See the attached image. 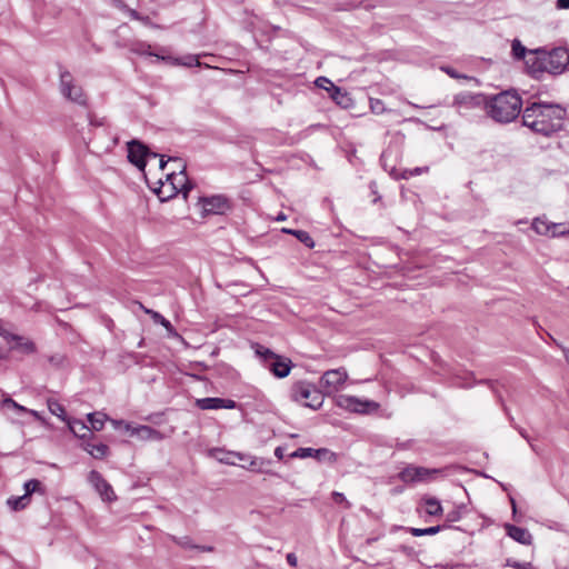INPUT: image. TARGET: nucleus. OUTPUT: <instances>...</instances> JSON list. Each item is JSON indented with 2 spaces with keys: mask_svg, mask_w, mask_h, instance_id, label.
<instances>
[{
  "mask_svg": "<svg viewBox=\"0 0 569 569\" xmlns=\"http://www.w3.org/2000/svg\"><path fill=\"white\" fill-rule=\"evenodd\" d=\"M83 449L94 459H103L109 453V447L102 442L100 443H83Z\"/></svg>",
  "mask_w": 569,
  "mask_h": 569,
  "instance_id": "nucleus-21",
  "label": "nucleus"
},
{
  "mask_svg": "<svg viewBox=\"0 0 569 569\" xmlns=\"http://www.w3.org/2000/svg\"><path fill=\"white\" fill-rule=\"evenodd\" d=\"M48 409H49V411H50L53 416H56V417H58V418H60V419H62V420H64V419H66V418H64L66 409H64V407H63V406H62L58 400H56V399H49V400H48Z\"/></svg>",
  "mask_w": 569,
  "mask_h": 569,
  "instance_id": "nucleus-30",
  "label": "nucleus"
},
{
  "mask_svg": "<svg viewBox=\"0 0 569 569\" xmlns=\"http://www.w3.org/2000/svg\"><path fill=\"white\" fill-rule=\"evenodd\" d=\"M566 109L559 104L535 101L522 111V124L532 132L550 137L562 130Z\"/></svg>",
  "mask_w": 569,
  "mask_h": 569,
  "instance_id": "nucleus-1",
  "label": "nucleus"
},
{
  "mask_svg": "<svg viewBox=\"0 0 569 569\" xmlns=\"http://www.w3.org/2000/svg\"><path fill=\"white\" fill-rule=\"evenodd\" d=\"M371 111L376 114H380L385 111V103L380 99H370Z\"/></svg>",
  "mask_w": 569,
  "mask_h": 569,
  "instance_id": "nucleus-41",
  "label": "nucleus"
},
{
  "mask_svg": "<svg viewBox=\"0 0 569 569\" xmlns=\"http://www.w3.org/2000/svg\"><path fill=\"white\" fill-rule=\"evenodd\" d=\"M330 98L339 106L347 108L349 106L350 98L347 92H343L339 87L335 86L330 91Z\"/></svg>",
  "mask_w": 569,
  "mask_h": 569,
  "instance_id": "nucleus-26",
  "label": "nucleus"
},
{
  "mask_svg": "<svg viewBox=\"0 0 569 569\" xmlns=\"http://www.w3.org/2000/svg\"><path fill=\"white\" fill-rule=\"evenodd\" d=\"M318 88L327 90L329 93L333 89L335 84L326 77H318L315 81Z\"/></svg>",
  "mask_w": 569,
  "mask_h": 569,
  "instance_id": "nucleus-38",
  "label": "nucleus"
},
{
  "mask_svg": "<svg viewBox=\"0 0 569 569\" xmlns=\"http://www.w3.org/2000/svg\"><path fill=\"white\" fill-rule=\"evenodd\" d=\"M380 161H381L383 169L387 171V152L386 151L382 152Z\"/></svg>",
  "mask_w": 569,
  "mask_h": 569,
  "instance_id": "nucleus-56",
  "label": "nucleus"
},
{
  "mask_svg": "<svg viewBox=\"0 0 569 569\" xmlns=\"http://www.w3.org/2000/svg\"><path fill=\"white\" fill-rule=\"evenodd\" d=\"M181 64L187 66V67H192V66L200 67L201 62L199 61L198 56L190 54L182 59Z\"/></svg>",
  "mask_w": 569,
  "mask_h": 569,
  "instance_id": "nucleus-43",
  "label": "nucleus"
},
{
  "mask_svg": "<svg viewBox=\"0 0 569 569\" xmlns=\"http://www.w3.org/2000/svg\"><path fill=\"white\" fill-rule=\"evenodd\" d=\"M128 13L130 14V17L133 19V20H141V21H147L148 18H142L138 11H136L134 9H127Z\"/></svg>",
  "mask_w": 569,
  "mask_h": 569,
  "instance_id": "nucleus-48",
  "label": "nucleus"
},
{
  "mask_svg": "<svg viewBox=\"0 0 569 569\" xmlns=\"http://www.w3.org/2000/svg\"><path fill=\"white\" fill-rule=\"evenodd\" d=\"M532 229L539 234H548L550 232V223L542 218H536L532 221Z\"/></svg>",
  "mask_w": 569,
  "mask_h": 569,
  "instance_id": "nucleus-32",
  "label": "nucleus"
},
{
  "mask_svg": "<svg viewBox=\"0 0 569 569\" xmlns=\"http://www.w3.org/2000/svg\"><path fill=\"white\" fill-rule=\"evenodd\" d=\"M460 519H461V511L459 508H456L446 515V520L449 522H457Z\"/></svg>",
  "mask_w": 569,
  "mask_h": 569,
  "instance_id": "nucleus-46",
  "label": "nucleus"
},
{
  "mask_svg": "<svg viewBox=\"0 0 569 569\" xmlns=\"http://www.w3.org/2000/svg\"><path fill=\"white\" fill-rule=\"evenodd\" d=\"M7 359H8V353L0 350V360H7Z\"/></svg>",
  "mask_w": 569,
  "mask_h": 569,
  "instance_id": "nucleus-60",
  "label": "nucleus"
},
{
  "mask_svg": "<svg viewBox=\"0 0 569 569\" xmlns=\"http://www.w3.org/2000/svg\"><path fill=\"white\" fill-rule=\"evenodd\" d=\"M337 405L340 408L357 413H368L377 410L378 405L373 401L361 400L353 396L340 395L337 398Z\"/></svg>",
  "mask_w": 569,
  "mask_h": 569,
  "instance_id": "nucleus-10",
  "label": "nucleus"
},
{
  "mask_svg": "<svg viewBox=\"0 0 569 569\" xmlns=\"http://www.w3.org/2000/svg\"><path fill=\"white\" fill-rule=\"evenodd\" d=\"M274 456H276L279 460L283 459V457H284V449H283L282 447H277V448L274 449Z\"/></svg>",
  "mask_w": 569,
  "mask_h": 569,
  "instance_id": "nucleus-53",
  "label": "nucleus"
},
{
  "mask_svg": "<svg viewBox=\"0 0 569 569\" xmlns=\"http://www.w3.org/2000/svg\"><path fill=\"white\" fill-rule=\"evenodd\" d=\"M128 160L134 164L138 169L144 170L147 164V158H157L158 154L149 150V148L139 140H131L127 142Z\"/></svg>",
  "mask_w": 569,
  "mask_h": 569,
  "instance_id": "nucleus-9",
  "label": "nucleus"
},
{
  "mask_svg": "<svg viewBox=\"0 0 569 569\" xmlns=\"http://www.w3.org/2000/svg\"><path fill=\"white\" fill-rule=\"evenodd\" d=\"M443 528H446V526H432V527H428V528H405V527H397V526H393V533L395 535H402V533H407L408 531L415 536V537H421V536H432V535H436L438 532H440Z\"/></svg>",
  "mask_w": 569,
  "mask_h": 569,
  "instance_id": "nucleus-19",
  "label": "nucleus"
},
{
  "mask_svg": "<svg viewBox=\"0 0 569 569\" xmlns=\"http://www.w3.org/2000/svg\"><path fill=\"white\" fill-rule=\"evenodd\" d=\"M256 353L263 360L266 367L277 356L273 351L262 346H258V348L256 349Z\"/></svg>",
  "mask_w": 569,
  "mask_h": 569,
  "instance_id": "nucleus-33",
  "label": "nucleus"
},
{
  "mask_svg": "<svg viewBox=\"0 0 569 569\" xmlns=\"http://www.w3.org/2000/svg\"><path fill=\"white\" fill-rule=\"evenodd\" d=\"M88 480L103 500L112 501L116 498L112 487L99 471L91 470Z\"/></svg>",
  "mask_w": 569,
  "mask_h": 569,
  "instance_id": "nucleus-13",
  "label": "nucleus"
},
{
  "mask_svg": "<svg viewBox=\"0 0 569 569\" xmlns=\"http://www.w3.org/2000/svg\"><path fill=\"white\" fill-rule=\"evenodd\" d=\"M196 407L201 410L234 409L237 402L232 399L208 397L197 399Z\"/></svg>",
  "mask_w": 569,
  "mask_h": 569,
  "instance_id": "nucleus-14",
  "label": "nucleus"
},
{
  "mask_svg": "<svg viewBox=\"0 0 569 569\" xmlns=\"http://www.w3.org/2000/svg\"><path fill=\"white\" fill-rule=\"evenodd\" d=\"M87 418L91 425V428L96 431H100L104 426V421L107 420V416L101 412L88 413Z\"/></svg>",
  "mask_w": 569,
  "mask_h": 569,
  "instance_id": "nucleus-28",
  "label": "nucleus"
},
{
  "mask_svg": "<svg viewBox=\"0 0 569 569\" xmlns=\"http://www.w3.org/2000/svg\"><path fill=\"white\" fill-rule=\"evenodd\" d=\"M124 428L127 431H130L132 436H136L138 439L143 441H161L163 439V435L150 426L143 425L131 428L129 423H126Z\"/></svg>",
  "mask_w": 569,
  "mask_h": 569,
  "instance_id": "nucleus-15",
  "label": "nucleus"
},
{
  "mask_svg": "<svg viewBox=\"0 0 569 569\" xmlns=\"http://www.w3.org/2000/svg\"><path fill=\"white\" fill-rule=\"evenodd\" d=\"M393 551H400L405 553L407 557H413L416 555L415 547L399 542L393 547Z\"/></svg>",
  "mask_w": 569,
  "mask_h": 569,
  "instance_id": "nucleus-36",
  "label": "nucleus"
},
{
  "mask_svg": "<svg viewBox=\"0 0 569 569\" xmlns=\"http://www.w3.org/2000/svg\"><path fill=\"white\" fill-rule=\"evenodd\" d=\"M172 540L178 545V546H181L182 548H186V549H196V548H199V546H196L191 542V539L187 536L184 537H181V538H177V537H173Z\"/></svg>",
  "mask_w": 569,
  "mask_h": 569,
  "instance_id": "nucleus-37",
  "label": "nucleus"
},
{
  "mask_svg": "<svg viewBox=\"0 0 569 569\" xmlns=\"http://www.w3.org/2000/svg\"><path fill=\"white\" fill-rule=\"evenodd\" d=\"M198 549L201 550V551H212L213 550L212 547H206V546H202V547L199 546Z\"/></svg>",
  "mask_w": 569,
  "mask_h": 569,
  "instance_id": "nucleus-59",
  "label": "nucleus"
},
{
  "mask_svg": "<svg viewBox=\"0 0 569 569\" xmlns=\"http://www.w3.org/2000/svg\"><path fill=\"white\" fill-rule=\"evenodd\" d=\"M27 412L32 415L37 420L43 421L41 415L38 411L27 408Z\"/></svg>",
  "mask_w": 569,
  "mask_h": 569,
  "instance_id": "nucleus-55",
  "label": "nucleus"
},
{
  "mask_svg": "<svg viewBox=\"0 0 569 569\" xmlns=\"http://www.w3.org/2000/svg\"><path fill=\"white\" fill-rule=\"evenodd\" d=\"M556 7L558 9H569V0H557Z\"/></svg>",
  "mask_w": 569,
  "mask_h": 569,
  "instance_id": "nucleus-52",
  "label": "nucleus"
},
{
  "mask_svg": "<svg viewBox=\"0 0 569 569\" xmlns=\"http://www.w3.org/2000/svg\"><path fill=\"white\" fill-rule=\"evenodd\" d=\"M212 456L216 457L220 462L226 465H236V461L233 458H237L239 460H244V455L240 452H232V451H224L222 449H213L211 451Z\"/></svg>",
  "mask_w": 569,
  "mask_h": 569,
  "instance_id": "nucleus-20",
  "label": "nucleus"
},
{
  "mask_svg": "<svg viewBox=\"0 0 569 569\" xmlns=\"http://www.w3.org/2000/svg\"><path fill=\"white\" fill-rule=\"evenodd\" d=\"M2 405L4 407H10V408H13L14 410H17L18 412H27V408L19 405L18 402H16L13 399L11 398H4L3 401H2Z\"/></svg>",
  "mask_w": 569,
  "mask_h": 569,
  "instance_id": "nucleus-42",
  "label": "nucleus"
},
{
  "mask_svg": "<svg viewBox=\"0 0 569 569\" xmlns=\"http://www.w3.org/2000/svg\"><path fill=\"white\" fill-rule=\"evenodd\" d=\"M412 443H413L412 440H408V441H399V440H397L396 447L399 448V449H409Z\"/></svg>",
  "mask_w": 569,
  "mask_h": 569,
  "instance_id": "nucleus-50",
  "label": "nucleus"
},
{
  "mask_svg": "<svg viewBox=\"0 0 569 569\" xmlns=\"http://www.w3.org/2000/svg\"><path fill=\"white\" fill-rule=\"evenodd\" d=\"M41 489V482L37 479H31L24 483V495L30 498L31 493L37 492Z\"/></svg>",
  "mask_w": 569,
  "mask_h": 569,
  "instance_id": "nucleus-34",
  "label": "nucleus"
},
{
  "mask_svg": "<svg viewBox=\"0 0 569 569\" xmlns=\"http://www.w3.org/2000/svg\"><path fill=\"white\" fill-rule=\"evenodd\" d=\"M166 163H167V162L163 160V158H161V159H160V163H159L160 168H161V169H163V168H164V166H166Z\"/></svg>",
  "mask_w": 569,
  "mask_h": 569,
  "instance_id": "nucleus-62",
  "label": "nucleus"
},
{
  "mask_svg": "<svg viewBox=\"0 0 569 569\" xmlns=\"http://www.w3.org/2000/svg\"><path fill=\"white\" fill-rule=\"evenodd\" d=\"M148 313H151L152 315V318L154 319L156 322H159L161 323L163 327L166 328H169L171 327V323L169 320H167L163 316H161L160 313L156 312V311H150V310H147Z\"/></svg>",
  "mask_w": 569,
  "mask_h": 569,
  "instance_id": "nucleus-44",
  "label": "nucleus"
},
{
  "mask_svg": "<svg viewBox=\"0 0 569 569\" xmlns=\"http://www.w3.org/2000/svg\"><path fill=\"white\" fill-rule=\"evenodd\" d=\"M59 76V89L62 97L73 103L86 107L88 103L87 94L82 87L76 82L73 76L68 70H60Z\"/></svg>",
  "mask_w": 569,
  "mask_h": 569,
  "instance_id": "nucleus-7",
  "label": "nucleus"
},
{
  "mask_svg": "<svg viewBox=\"0 0 569 569\" xmlns=\"http://www.w3.org/2000/svg\"><path fill=\"white\" fill-rule=\"evenodd\" d=\"M282 231L286 232V233L292 234V232H295L296 230L295 229H286L284 228Z\"/></svg>",
  "mask_w": 569,
  "mask_h": 569,
  "instance_id": "nucleus-63",
  "label": "nucleus"
},
{
  "mask_svg": "<svg viewBox=\"0 0 569 569\" xmlns=\"http://www.w3.org/2000/svg\"><path fill=\"white\" fill-rule=\"evenodd\" d=\"M522 100L516 90L488 96L487 116L499 123L513 121L521 112Z\"/></svg>",
  "mask_w": 569,
  "mask_h": 569,
  "instance_id": "nucleus-3",
  "label": "nucleus"
},
{
  "mask_svg": "<svg viewBox=\"0 0 569 569\" xmlns=\"http://www.w3.org/2000/svg\"><path fill=\"white\" fill-rule=\"evenodd\" d=\"M0 337L6 339L7 341H9V340H21L20 336L11 333L10 331L7 330V328L4 326V322L1 319H0Z\"/></svg>",
  "mask_w": 569,
  "mask_h": 569,
  "instance_id": "nucleus-39",
  "label": "nucleus"
},
{
  "mask_svg": "<svg viewBox=\"0 0 569 569\" xmlns=\"http://www.w3.org/2000/svg\"><path fill=\"white\" fill-rule=\"evenodd\" d=\"M441 70L445 71L448 76H450L451 78L453 79H460V78H463V79H468L467 76H462L460 73H458L453 68L451 67H441Z\"/></svg>",
  "mask_w": 569,
  "mask_h": 569,
  "instance_id": "nucleus-47",
  "label": "nucleus"
},
{
  "mask_svg": "<svg viewBox=\"0 0 569 569\" xmlns=\"http://www.w3.org/2000/svg\"><path fill=\"white\" fill-rule=\"evenodd\" d=\"M292 362L290 359L276 356L271 362L267 366V368L277 377V378H286L289 376L291 371Z\"/></svg>",
  "mask_w": 569,
  "mask_h": 569,
  "instance_id": "nucleus-17",
  "label": "nucleus"
},
{
  "mask_svg": "<svg viewBox=\"0 0 569 569\" xmlns=\"http://www.w3.org/2000/svg\"><path fill=\"white\" fill-rule=\"evenodd\" d=\"M488 96L480 92L462 91L455 94L451 107L466 118H472L481 112L487 113Z\"/></svg>",
  "mask_w": 569,
  "mask_h": 569,
  "instance_id": "nucleus-4",
  "label": "nucleus"
},
{
  "mask_svg": "<svg viewBox=\"0 0 569 569\" xmlns=\"http://www.w3.org/2000/svg\"><path fill=\"white\" fill-rule=\"evenodd\" d=\"M505 529L507 535L512 538L515 541L529 546L532 542L531 533L526 529L515 525L506 523Z\"/></svg>",
  "mask_w": 569,
  "mask_h": 569,
  "instance_id": "nucleus-18",
  "label": "nucleus"
},
{
  "mask_svg": "<svg viewBox=\"0 0 569 569\" xmlns=\"http://www.w3.org/2000/svg\"><path fill=\"white\" fill-rule=\"evenodd\" d=\"M292 236H295L307 248L312 249L315 247V241L312 237L309 234V232L305 230H297L292 232Z\"/></svg>",
  "mask_w": 569,
  "mask_h": 569,
  "instance_id": "nucleus-31",
  "label": "nucleus"
},
{
  "mask_svg": "<svg viewBox=\"0 0 569 569\" xmlns=\"http://www.w3.org/2000/svg\"><path fill=\"white\" fill-rule=\"evenodd\" d=\"M277 221H282V220H286V216L283 213H279L278 217L276 218Z\"/></svg>",
  "mask_w": 569,
  "mask_h": 569,
  "instance_id": "nucleus-61",
  "label": "nucleus"
},
{
  "mask_svg": "<svg viewBox=\"0 0 569 569\" xmlns=\"http://www.w3.org/2000/svg\"><path fill=\"white\" fill-rule=\"evenodd\" d=\"M429 171V167H416L413 169H406V170H402L401 172H398L396 170V168H393V179H409L411 177H415V176H419L423 172H428Z\"/></svg>",
  "mask_w": 569,
  "mask_h": 569,
  "instance_id": "nucleus-24",
  "label": "nucleus"
},
{
  "mask_svg": "<svg viewBox=\"0 0 569 569\" xmlns=\"http://www.w3.org/2000/svg\"><path fill=\"white\" fill-rule=\"evenodd\" d=\"M440 473L442 469L408 466L399 472V478L407 483L429 482Z\"/></svg>",
  "mask_w": 569,
  "mask_h": 569,
  "instance_id": "nucleus-8",
  "label": "nucleus"
},
{
  "mask_svg": "<svg viewBox=\"0 0 569 569\" xmlns=\"http://www.w3.org/2000/svg\"><path fill=\"white\" fill-rule=\"evenodd\" d=\"M370 190H371V193L375 194L372 202L377 203L381 199V197L378 194L376 182L370 183Z\"/></svg>",
  "mask_w": 569,
  "mask_h": 569,
  "instance_id": "nucleus-49",
  "label": "nucleus"
},
{
  "mask_svg": "<svg viewBox=\"0 0 569 569\" xmlns=\"http://www.w3.org/2000/svg\"><path fill=\"white\" fill-rule=\"evenodd\" d=\"M315 458L318 461H326L333 463L337 461V455L327 448L313 449V448H298L290 453V458Z\"/></svg>",
  "mask_w": 569,
  "mask_h": 569,
  "instance_id": "nucleus-12",
  "label": "nucleus"
},
{
  "mask_svg": "<svg viewBox=\"0 0 569 569\" xmlns=\"http://www.w3.org/2000/svg\"><path fill=\"white\" fill-rule=\"evenodd\" d=\"M512 57L517 60H527L529 52L520 40L513 39L511 42Z\"/></svg>",
  "mask_w": 569,
  "mask_h": 569,
  "instance_id": "nucleus-25",
  "label": "nucleus"
},
{
  "mask_svg": "<svg viewBox=\"0 0 569 569\" xmlns=\"http://www.w3.org/2000/svg\"><path fill=\"white\" fill-rule=\"evenodd\" d=\"M568 64L569 52L563 47H557L551 50H546L545 48L530 50L526 60L529 73L536 78H539L545 72L560 74Z\"/></svg>",
  "mask_w": 569,
  "mask_h": 569,
  "instance_id": "nucleus-2",
  "label": "nucleus"
},
{
  "mask_svg": "<svg viewBox=\"0 0 569 569\" xmlns=\"http://www.w3.org/2000/svg\"><path fill=\"white\" fill-rule=\"evenodd\" d=\"M347 377V372L343 369L327 370L321 377V383L328 387L330 391H333L345 383Z\"/></svg>",
  "mask_w": 569,
  "mask_h": 569,
  "instance_id": "nucleus-16",
  "label": "nucleus"
},
{
  "mask_svg": "<svg viewBox=\"0 0 569 569\" xmlns=\"http://www.w3.org/2000/svg\"><path fill=\"white\" fill-rule=\"evenodd\" d=\"M249 469L254 471H260L258 468V462L256 458L250 459Z\"/></svg>",
  "mask_w": 569,
  "mask_h": 569,
  "instance_id": "nucleus-54",
  "label": "nucleus"
},
{
  "mask_svg": "<svg viewBox=\"0 0 569 569\" xmlns=\"http://www.w3.org/2000/svg\"><path fill=\"white\" fill-rule=\"evenodd\" d=\"M21 340H13L16 345L12 347V349L20 350L21 352L26 355H32L37 351L36 345L23 337L20 336Z\"/></svg>",
  "mask_w": 569,
  "mask_h": 569,
  "instance_id": "nucleus-27",
  "label": "nucleus"
},
{
  "mask_svg": "<svg viewBox=\"0 0 569 569\" xmlns=\"http://www.w3.org/2000/svg\"><path fill=\"white\" fill-rule=\"evenodd\" d=\"M290 399L307 408L317 410L323 403L322 393L308 381H297L290 388Z\"/></svg>",
  "mask_w": 569,
  "mask_h": 569,
  "instance_id": "nucleus-5",
  "label": "nucleus"
},
{
  "mask_svg": "<svg viewBox=\"0 0 569 569\" xmlns=\"http://www.w3.org/2000/svg\"><path fill=\"white\" fill-rule=\"evenodd\" d=\"M506 566L513 569H533L531 562H521L511 558L506 560Z\"/></svg>",
  "mask_w": 569,
  "mask_h": 569,
  "instance_id": "nucleus-35",
  "label": "nucleus"
},
{
  "mask_svg": "<svg viewBox=\"0 0 569 569\" xmlns=\"http://www.w3.org/2000/svg\"><path fill=\"white\" fill-rule=\"evenodd\" d=\"M566 359H567V361H568V363H569V351H568V352H566Z\"/></svg>",
  "mask_w": 569,
  "mask_h": 569,
  "instance_id": "nucleus-64",
  "label": "nucleus"
},
{
  "mask_svg": "<svg viewBox=\"0 0 569 569\" xmlns=\"http://www.w3.org/2000/svg\"><path fill=\"white\" fill-rule=\"evenodd\" d=\"M70 431L80 439H86L87 436H92L90 428L79 419H73L69 421Z\"/></svg>",
  "mask_w": 569,
  "mask_h": 569,
  "instance_id": "nucleus-22",
  "label": "nucleus"
},
{
  "mask_svg": "<svg viewBox=\"0 0 569 569\" xmlns=\"http://www.w3.org/2000/svg\"><path fill=\"white\" fill-rule=\"evenodd\" d=\"M287 562L291 566V567H296L297 566V557L295 553L290 552L287 555Z\"/></svg>",
  "mask_w": 569,
  "mask_h": 569,
  "instance_id": "nucleus-51",
  "label": "nucleus"
},
{
  "mask_svg": "<svg viewBox=\"0 0 569 569\" xmlns=\"http://www.w3.org/2000/svg\"><path fill=\"white\" fill-rule=\"evenodd\" d=\"M331 497H332V500L336 502V503H345L346 505V508H350V502L346 499L345 495L341 493V492H338V491H333L331 493Z\"/></svg>",
  "mask_w": 569,
  "mask_h": 569,
  "instance_id": "nucleus-45",
  "label": "nucleus"
},
{
  "mask_svg": "<svg viewBox=\"0 0 569 569\" xmlns=\"http://www.w3.org/2000/svg\"><path fill=\"white\" fill-rule=\"evenodd\" d=\"M550 232L552 237L563 236L569 233V230L565 229L562 223H550Z\"/></svg>",
  "mask_w": 569,
  "mask_h": 569,
  "instance_id": "nucleus-40",
  "label": "nucleus"
},
{
  "mask_svg": "<svg viewBox=\"0 0 569 569\" xmlns=\"http://www.w3.org/2000/svg\"><path fill=\"white\" fill-rule=\"evenodd\" d=\"M114 3L120 9L127 8L126 4L121 0H114Z\"/></svg>",
  "mask_w": 569,
  "mask_h": 569,
  "instance_id": "nucleus-58",
  "label": "nucleus"
},
{
  "mask_svg": "<svg viewBox=\"0 0 569 569\" xmlns=\"http://www.w3.org/2000/svg\"><path fill=\"white\" fill-rule=\"evenodd\" d=\"M200 203L206 214H224L231 209L230 200L221 194L201 198Z\"/></svg>",
  "mask_w": 569,
  "mask_h": 569,
  "instance_id": "nucleus-11",
  "label": "nucleus"
},
{
  "mask_svg": "<svg viewBox=\"0 0 569 569\" xmlns=\"http://www.w3.org/2000/svg\"><path fill=\"white\" fill-rule=\"evenodd\" d=\"M510 503H511V507H512V512H513V515H516V512H517V505H516V500L512 497H510Z\"/></svg>",
  "mask_w": 569,
  "mask_h": 569,
  "instance_id": "nucleus-57",
  "label": "nucleus"
},
{
  "mask_svg": "<svg viewBox=\"0 0 569 569\" xmlns=\"http://www.w3.org/2000/svg\"><path fill=\"white\" fill-rule=\"evenodd\" d=\"M422 501L426 506V512L429 515V516H432V517H436V516H441L442 515V506L440 503V501L435 498V497H423L422 498Z\"/></svg>",
  "mask_w": 569,
  "mask_h": 569,
  "instance_id": "nucleus-23",
  "label": "nucleus"
},
{
  "mask_svg": "<svg viewBox=\"0 0 569 569\" xmlns=\"http://www.w3.org/2000/svg\"><path fill=\"white\" fill-rule=\"evenodd\" d=\"M30 502V498H28V495H23L20 497H11L8 499L7 503L12 510H21L26 508Z\"/></svg>",
  "mask_w": 569,
  "mask_h": 569,
  "instance_id": "nucleus-29",
  "label": "nucleus"
},
{
  "mask_svg": "<svg viewBox=\"0 0 569 569\" xmlns=\"http://www.w3.org/2000/svg\"><path fill=\"white\" fill-rule=\"evenodd\" d=\"M191 189L192 186L188 181L184 167H182L179 172L172 171L168 173L167 181L161 182V187L159 190H156V192L162 200H164L173 197L178 192H183L184 197H187Z\"/></svg>",
  "mask_w": 569,
  "mask_h": 569,
  "instance_id": "nucleus-6",
  "label": "nucleus"
}]
</instances>
